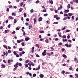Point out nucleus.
Here are the masks:
<instances>
[{
	"mask_svg": "<svg viewBox=\"0 0 78 78\" xmlns=\"http://www.w3.org/2000/svg\"><path fill=\"white\" fill-rule=\"evenodd\" d=\"M9 32V30H5V33H8V32Z\"/></svg>",
	"mask_w": 78,
	"mask_h": 78,
	"instance_id": "nucleus-18",
	"label": "nucleus"
},
{
	"mask_svg": "<svg viewBox=\"0 0 78 78\" xmlns=\"http://www.w3.org/2000/svg\"><path fill=\"white\" fill-rule=\"evenodd\" d=\"M6 11L7 12H9V8H7Z\"/></svg>",
	"mask_w": 78,
	"mask_h": 78,
	"instance_id": "nucleus-32",
	"label": "nucleus"
},
{
	"mask_svg": "<svg viewBox=\"0 0 78 78\" xmlns=\"http://www.w3.org/2000/svg\"><path fill=\"white\" fill-rule=\"evenodd\" d=\"M20 29V28H19V27H16V30H19Z\"/></svg>",
	"mask_w": 78,
	"mask_h": 78,
	"instance_id": "nucleus-44",
	"label": "nucleus"
},
{
	"mask_svg": "<svg viewBox=\"0 0 78 78\" xmlns=\"http://www.w3.org/2000/svg\"><path fill=\"white\" fill-rule=\"evenodd\" d=\"M12 16H16V13H14V12H12Z\"/></svg>",
	"mask_w": 78,
	"mask_h": 78,
	"instance_id": "nucleus-10",
	"label": "nucleus"
},
{
	"mask_svg": "<svg viewBox=\"0 0 78 78\" xmlns=\"http://www.w3.org/2000/svg\"><path fill=\"white\" fill-rule=\"evenodd\" d=\"M70 8V4H69L67 6V8L68 9H69Z\"/></svg>",
	"mask_w": 78,
	"mask_h": 78,
	"instance_id": "nucleus-7",
	"label": "nucleus"
},
{
	"mask_svg": "<svg viewBox=\"0 0 78 78\" xmlns=\"http://www.w3.org/2000/svg\"><path fill=\"white\" fill-rule=\"evenodd\" d=\"M22 46H24V42H23L22 43Z\"/></svg>",
	"mask_w": 78,
	"mask_h": 78,
	"instance_id": "nucleus-45",
	"label": "nucleus"
},
{
	"mask_svg": "<svg viewBox=\"0 0 78 78\" xmlns=\"http://www.w3.org/2000/svg\"><path fill=\"white\" fill-rule=\"evenodd\" d=\"M65 45L67 47H69V44H65Z\"/></svg>",
	"mask_w": 78,
	"mask_h": 78,
	"instance_id": "nucleus-59",
	"label": "nucleus"
},
{
	"mask_svg": "<svg viewBox=\"0 0 78 78\" xmlns=\"http://www.w3.org/2000/svg\"><path fill=\"white\" fill-rule=\"evenodd\" d=\"M23 2H21L20 4V5L21 6H22V5H23Z\"/></svg>",
	"mask_w": 78,
	"mask_h": 78,
	"instance_id": "nucleus-38",
	"label": "nucleus"
},
{
	"mask_svg": "<svg viewBox=\"0 0 78 78\" xmlns=\"http://www.w3.org/2000/svg\"><path fill=\"white\" fill-rule=\"evenodd\" d=\"M26 21H27V22H28V21H29V18H27V19H26Z\"/></svg>",
	"mask_w": 78,
	"mask_h": 78,
	"instance_id": "nucleus-57",
	"label": "nucleus"
},
{
	"mask_svg": "<svg viewBox=\"0 0 78 78\" xmlns=\"http://www.w3.org/2000/svg\"><path fill=\"white\" fill-rule=\"evenodd\" d=\"M19 50L20 51H22L23 50V49L22 48H20L19 49Z\"/></svg>",
	"mask_w": 78,
	"mask_h": 78,
	"instance_id": "nucleus-28",
	"label": "nucleus"
},
{
	"mask_svg": "<svg viewBox=\"0 0 78 78\" xmlns=\"http://www.w3.org/2000/svg\"><path fill=\"white\" fill-rule=\"evenodd\" d=\"M65 12L66 13L69 12V10L67 9L65 10Z\"/></svg>",
	"mask_w": 78,
	"mask_h": 78,
	"instance_id": "nucleus-8",
	"label": "nucleus"
},
{
	"mask_svg": "<svg viewBox=\"0 0 78 78\" xmlns=\"http://www.w3.org/2000/svg\"><path fill=\"white\" fill-rule=\"evenodd\" d=\"M67 39H69L70 38V35H68L67 36Z\"/></svg>",
	"mask_w": 78,
	"mask_h": 78,
	"instance_id": "nucleus-60",
	"label": "nucleus"
},
{
	"mask_svg": "<svg viewBox=\"0 0 78 78\" xmlns=\"http://www.w3.org/2000/svg\"><path fill=\"white\" fill-rule=\"evenodd\" d=\"M44 76L43 75V74L40 75V78H44Z\"/></svg>",
	"mask_w": 78,
	"mask_h": 78,
	"instance_id": "nucleus-6",
	"label": "nucleus"
},
{
	"mask_svg": "<svg viewBox=\"0 0 78 78\" xmlns=\"http://www.w3.org/2000/svg\"><path fill=\"white\" fill-rule=\"evenodd\" d=\"M25 25H26L27 26H28V25H29V24L28 23H25Z\"/></svg>",
	"mask_w": 78,
	"mask_h": 78,
	"instance_id": "nucleus-43",
	"label": "nucleus"
},
{
	"mask_svg": "<svg viewBox=\"0 0 78 78\" xmlns=\"http://www.w3.org/2000/svg\"><path fill=\"white\" fill-rule=\"evenodd\" d=\"M58 45H62V42H60L58 44Z\"/></svg>",
	"mask_w": 78,
	"mask_h": 78,
	"instance_id": "nucleus-16",
	"label": "nucleus"
},
{
	"mask_svg": "<svg viewBox=\"0 0 78 78\" xmlns=\"http://www.w3.org/2000/svg\"><path fill=\"white\" fill-rule=\"evenodd\" d=\"M66 29V26L64 27V28H62V30H64Z\"/></svg>",
	"mask_w": 78,
	"mask_h": 78,
	"instance_id": "nucleus-53",
	"label": "nucleus"
},
{
	"mask_svg": "<svg viewBox=\"0 0 78 78\" xmlns=\"http://www.w3.org/2000/svg\"><path fill=\"white\" fill-rule=\"evenodd\" d=\"M9 8H12V5H9Z\"/></svg>",
	"mask_w": 78,
	"mask_h": 78,
	"instance_id": "nucleus-62",
	"label": "nucleus"
},
{
	"mask_svg": "<svg viewBox=\"0 0 78 78\" xmlns=\"http://www.w3.org/2000/svg\"><path fill=\"white\" fill-rule=\"evenodd\" d=\"M35 76H36V74L34 73L33 74V77H35Z\"/></svg>",
	"mask_w": 78,
	"mask_h": 78,
	"instance_id": "nucleus-34",
	"label": "nucleus"
},
{
	"mask_svg": "<svg viewBox=\"0 0 78 78\" xmlns=\"http://www.w3.org/2000/svg\"><path fill=\"white\" fill-rule=\"evenodd\" d=\"M63 42H67V39H65L64 40V39H63Z\"/></svg>",
	"mask_w": 78,
	"mask_h": 78,
	"instance_id": "nucleus-14",
	"label": "nucleus"
},
{
	"mask_svg": "<svg viewBox=\"0 0 78 78\" xmlns=\"http://www.w3.org/2000/svg\"><path fill=\"white\" fill-rule=\"evenodd\" d=\"M47 16H48V14L47 13H46L44 14V16H45V17H46Z\"/></svg>",
	"mask_w": 78,
	"mask_h": 78,
	"instance_id": "nucleus-42",
	"label": "nucleus"
},
{
	"mask_svg": "<svg viewBox=\"0 0 78 78\" xmlns=\"http://www.w3.org/2000/svg\"><path fill=\"white\" fill-rule=\"evenodd\" d=\"M3 47L5 48H6V50H8V49H7L8 48H7V46H6L5 45H3Z\"/></svg>",
	"mask_w": 78,
	"mask_h": 78,
	"instance_id": "nucleus-11",
	"label": "nucleus"
},
{
	"mask_svg": "<svg viewBox=\"0 0 78 78\" xmlns=\"http://www.w3.org/2000/svg\"><path fill=\"white\" fill-rule=\"evenodd\" d=\"M9 19H13V18H12V17L11 16H9Z\"/></svg>",
	"mask_w": 78,
	"mask_h": 78,
	"instance_id": "nucleus-22",
	"label": "nucleus"
},
{
	"mask_svg": "<svg viewBox=\"0 0 78 78\" xmlns=\"http://www.w3.org/2000/svg\"><path fill=\"white\" fill-rule=\"evenodd\" d=\"M62 73H65V71L64 70H63L62 72Z\"/></svg>",
	"mask_w": 78,
	"mask_h": 78,
	"instance_id": "nucleus-48",
	"label": "nucleus"
},
{
	"mask_svg": "<svg viewBox=\"0 0 78 78\" xmlns=\"http://www.w3.org/2000/svg\"><path fill=\"white\" fill-rule=\"evenodd\" d=\"M72 19H73V20H74L75 19L74 18V16H72Z\"/></svg>",
	"mask_w": 78,
	"mask_h": 78,
	"instance_id": "nucleus-51",
	"label": "nucleus"
},
{
	"mask_svg": "<svg viewBox=\"0 0 78 78\" xmlns=\"http://www.w3.org/2000/svg\"><path fill=\"white\" fill-rule=\"evenodd\" d=\"M47 55L48 56H51V54L50 53H48Z\"/></svg>",
	"mask_w": 78,
	"mask_h": 78,
	"instance_id": "nucleus-31",
	"label": "nucleus"
},
{
	"mask_svg": "<svg viewBox=\"0 0 78 78\" xmlns=\"http://www.w3.org/2000/svg\"><path fill=\"white\" fill-rule=\"evenodd\" d=\"M16 22H17V20L16 19H14V23H16Z\"/></svg>",
	"mask_w": 78,
	"mask_h": 78,
	"instance_id": "nucleus-21",
	"label": "nucleus"
},
{
	"mask_svg": "<svg viewBox=\"0 0 78 78\" xmlns=\"http://www.w3.org/2000/svg\"><path fill=\"white\" fill-rule=\"evenodd\" d=\"M13 54L15 55H17V52H16V51H14L13 52Z\"/></svg>",
	"mask_w": 78,
	"mask_h": 78,
	"instance_id": "nucleus-24",
	"label": "nucleus"
},
{
	"mask_svg": "<svg viewBox=\"0 0 78 78\" xmlns=\"http://www.w3.org/2000/svg\"><path fill=\"white\" fill-rule=\"evenodd\" d=\"M22 10H23V9H22V8H20L19 9L20 12H22Z\"/></svg>",
	"mask_w": 78,
	"mask_h": 78,
	"instance_id": "nucleus-23",
	"label": "nucleus"
},
{
	"mask_svg": "<svg viewBox=\"0 0 78 78\" xmlns=\"http://www.w3.org/2000/svg\"><path fill=\"white\" fill-rule=\"evenodd\" d=\"M29 28L31 29L32 28V26H29Z\"/></svg>",
	"mask_w": 78,
	"mask_h": 78,
	"instance_id": "nucleus-41",
	"label": "nucleus"
},
{
	"mask_svg": "<svg viewBox=\"0 0 78 78\" xmlns=\"http://www.w3.org/2000/svg\"><path fill=\"white\" fill-rule=\"evenodd\" d=\"M18 65H19V62H17L16 64L14 65V67L15 68H17L18 67Z\"/></svg>",
	"mask_w": 78,
	"mask_h": 78,
	"instance_id": "nucleus-2",
	"label": "nucleus"
},
{
	"mask_svg": "<svg viewBox=\"0 0 78 78\" xmlns=\"http://www.w3.org/2000/svg\"><path fill=\"white\" fill-rule=\"evenodd\" d=\"M42 17H40L38 19V21L41 22V21H42Z\"/></svg>",
	"mask_w": 78,
	"mask_h": 78,
	"instance_id": "nucleus-3",
	"label": "nucleus"
},
{
	"mask_svg": "<svg viewBox=\"0 0 78 78\" xmlns=\"http://www.w3.org/2000/svg\"><path fill=\"white\" fill-rule=\"evenodd\" d=\"M28 62H29V60L28 59L26 61L25 63L26 64H27V63H28Z\"/></svg>",
	"mask_w": 78,
	"mask_h": 78,
	"instance_id": "nucleus-17",
	"label": "nucleus"
},
{
	"mask_svg": "<svg viewBox=\"0 0 78 78\" xmlns=\"http://www.w3.org/2000/svg\"><path fill=\"white\" fill-rule=\"evenodd\" d=\"M67 17L64 18H63V20H67Z\"/></svg>",
	"mask_w": 78,
	"mask_h": 78,
	"instance_id": "nucleus-47",
	"label": "nucleus"
},
{
	"mask_svg": "<svg viewBox=\"0 0 78 78\" xmlns=\"http://www.w3.org/2000/svg\"><path fill=\"white\" fill-rule=\"evenodd\" d=\"M45 42H46V43H48V39H46L45 40Z\"/></svg>",
	"mask_w": 78,
	"mask_h": 78,
	"instance_id": "nucleus-35",
	"label": "nucleus"
},
{
	"mask_svg": "<svg viewBox=\"0 0 78 78\" xmlns=\"http://www.w3.org/2000/svg\"><path fill=\"white\" fill-rule=\"evenodd\" d=\"M63 57H64V58H65L66 59L67 58V56H66V55L65 54H63L62 55Z\"/></svg>",
	"mask_w": 78,
	"mask_h": 78,
	"instance_id": "nucleus-9",
	"label": "nucleus"
},
{
	"mask_svg": "<svg viewBox=\"0 0 78 78\" xmlns=\"http://www.w3.org/2000/svg\"><path fill=\"white\" fill-rule=\"evenodd\" d=\"M60 14H63V12L62 11H61L60 12Z\"/></svg>",
	"mask_w": 78,
	"mask_h": 78,
	"instance_id": "nucleus-52",
	"label": "nucleus"
},
{
	"mask_svg": "<svg viewBox=\"0 0 78 78\" xmlns=\"http://www.w3.org/2000/svg\"><path fill=\"white\" fill-rule=\"evenodd\" d=\"M62 8V5H60V7H59L58 8V10H61V9Z\"/></svg>",
	"mask_w": 78,
	"mask_h": 78,
	"instance_id": "nucleus-4",
	"label": "nucleus"
},
{
	"mask_svg": "<svg viewBox=\"0 0 78 78\" xmlns=\"http://www.w3.org/2000/svg\"><path fill=\"white\" fill-rule=\"evenodd\" d=\"M47 51V50H45L42 53V55L43 56H45L46 55V52Z\"/></svg>",
	"mask_w": 78,
	"mask_h": 78,
	"instance_id": "nucleus-1",
	"label": "nucleus"
},
{
	"mask_svg": "<svg viewBox=\"0 0 78 78\" xmlns=\"http://www.w3.org/2000/svg\"><path fill=\"white\" fill-rule=\"evenodd\" d=\"M4 55H2L1 56H5V54H6V52H4L3 53Z\"/></svg>",
	"mask_w": 78,
	"mask_h": 78,
	"instance_id": "nucleus-19",
	"label": "nucleus"
},
{
	"mask_svg": "<svg viewBox=\"0 0 78 78\" xmlns=\"http://www.w3.org/2000/svg\"><path fill=\"white\" fill-rule=\"evenodd\" d=\"M6 55V56H8V52H6L5 54Z\"/></svg>",
	"mask_w": 78,
	"mask_h": 78,
	"instance_id": "nucleus-36",
	"label": "nucleus"
},
{
	"mask_svg": "<svg viewBox=\"0 0 78 78\" xmlns=\"http://www.w3.org/2000/svg\"><path fill=\"white\" fill-rule=\"evenodd\" d=\"M13 70L14 71H15V70H17V68H15L13 69Z\"/></svg>",
	"mask_w": 78,
	"mask_h": 78,
	"instance_id": "nucleus-63",
	"label": "nucleus"
},
{
	"mask_svg": "<svg viewBox=\"0 0 78 78\" xmlns=\"http://www.w3.org/2000/svg\"><path fill=\"white\" fill-rule=\"evenodd\" d=\"M18 65L19 66H22V63H18Z\"/></svg>",
	"mask_w": 78,
	"mask_h": 78,
	"instance_id": "nucleus-33",
	"label": "nucleus"
},
{
	"mask_svg": "<svg viewBox=\"0 0 78 78\" xmlns=\"http://www.w3.org/2000/svg\"><path fill=\"white\" fill-rule=\"evenodd\" d=\"M8 63L9 64H10V63H11V60H8Z\"/></svg>",
	"mask_w": 78,
	"mask_h": 78,
	"instance_id": "nucleus-37",
	"label": "nucleus"
},
{
	"mask_svg": "<svg viewBox=\"0 0 78 78\" xmlns=\"http://www.w3.org/2000/svg\"><path fill=\"white\" fill-rule=\"evenodd\" d=\"M46 11H47V10L46 9H44V10H43L42 11V12H46Z\"/></svg>",
	"mask_w": 78,
	"mask_h": 78,
	"instance_id": "nucleus-50",
	"label": "nucleus"
},
{
	"mask_svg": "<svg viewBox=\"0 0 78 78\" xmlns=\"http://www.w3.org/2000/svg\"><path fill=\"white\" fill-rule=\"evenodd\" d=\"M40 33H44V31L43 30L41 31H40Z\"/></svg>",
	"mask_w": 78,
	"mask_h": 78,
	"instance_id": "nucleus-27",
	"label": "nucleus"
},
{
	"mask_svg": "<svg viewBox=\"0 0 78 78\" xmlns=\"http://www.w3.org/2000/svg\"><path fill=\"white\" fill-rule=\"evenodd\" d=\"M8 53H11V50H9L8 51Z\"/></svg>",
	"mask_w": 78,
	"mask_h": 78,
	"instance_id": "nucleus-58",
	"label": "nucleus"
},
{
	"mask_svg": "<svg viewBox=\"0 0 78 78\" xmlns=\"http://www.w3.org/2000/svg\"><path fill=\"white\" fill-rule=\"evenodd\" d=\"M26 41H28L29 40V38L27 37L25 38V39Z\"/></svg>",
	"mask_w": 78,
	"mask_h": 78,
	"instance_id": "nucleus-15",
	"label": "nucleus"
},
{
	"mask_svg": "<svg viewBox=\"0 0 78 78\" xmlns=\"http://www.w3.org/2000/svg\"><path fill=\"white\" fill-rule=\"evenodd\" d=\"M50 3L51 4H53V2L52 1V0H51L50 1Z\"/></svg>",
	"mask_w": 78,
	"mask_h": 78,
	"instance_id": "nucleus-40",
	"label": "nucleus"
},
{
	"mask_svg": "<svg viewBox=\"0 0 78 78\" xmlns=\"http://www.w3.org/2000/svg\"><path fill=\"white\" fill-rule=\"evenodd\" d=\"M34 23H36V18L34 19Z\"/></svg>",
	"mask_w": 78,
	"mask_h": 78,
	"instance_id": "nucleus-26",
	"label": "nucleus"
},
{
	"mask_svg": "<svg viewBox=\"0 0 78 78\" xmlns=\"http://www.w3.org/2000/svg\"><path fill=\"white\" fill-rule=\"evenodd\" d=\"M24 17H27V14L26 13H24Z\"/></svg>",
	"mask_w": 78,
	"mask_h": 78,
	"instance_id": "nucleus-29",
	"label": "nucleus"
},
{
	"mask_svg": "<svg viewBox=\"0 0 78 78\" xmlns=\"http://www.w3.org/2000/svg\"><path fill=\"white\" fill-rule=\"evenodd\" d=\"M64 16L65 17L68 16V14H64Z\"/></svg>",
	"mask_w": 78,
	"mask_h": 78,
	"instance_id": "nucleus-39",
	"label": "nucleus"
},
{
	"mask_svg": "<svg viewBox=\"0 0 78 78\" xmlns=\"http://www.w3.org/2000/svg\"><path fill=\"white\" fill-rule=\"evenodd\" d=\"M8 49H9V50H11V47H10V46H8Z\"/></svg>",
	"mask_w": 78,
	"mask_h": 78,
	"instance_id": "nucleus-49",
	"label": "nucleus"
},
{
	"mask_svg": "<svg viewBox=\"0 0 78 78\" xmlns=\"http://www.w3.org/2000/svg\"><path fill=\"white\" fill-rule=\"evenodd\" d=\"M58 22H55L54 23H53V24H58Z\"/></svg>",
	"mask_w": 78,
	"mask_h": 78,
	"instance_id": "nucleus-30",
	"label": "nucleus"
},
{
	"mask_svg": "<svg viewBox=\"0 0 78 78\" xmlns=\"http://www.w3.org/2000/svg\"><path fill=\"white\" fill-rule=\"evenodd\" d=\"M68 14L69 16H72L73 15H72V13H68Z\"/></svg>",
	"mask_w": 78,
	"mask_h": 78,
	"instance_id": "nucleus-12",
	"label": "nucleus"
},
{
	"mask_svg": "<svg viewBox=\"0 0 78 78\" xmlns=\"http://www.w3.org/2000/svg\"><path fill=\"white\" fill-rule=\"evenodd\" d=\"M72 69H73V68H72V67H70L69 68V70H72Z\"/></svg>",
	"mask_w": 78,
	"mask_h": 78,
	"instance_id": "nucleus-46",
	"label": "nucleus"
},
{
	"mask_svg": "<svg viewBox=\"0 0 78 78\" xmlns=\"http://www.w3.org/2000/svg\"><path fill=\"white\" fill-rule=\"evenodd\" d=\"M39 3V0H37V1L36 2V3L37 4Z\"/></svg>",
	"mask_w": 78,
	"mask_h": 78,
	"instance_id": "nucleus-55",
	"label": "nucleus"
},
{
	"mask_svg": "<svg viewBox=\"0 0 78 78\" xmlns=\"http://www.w3.org/2000/svg\"><path fill=\"white\" fill-rule=\"evenodd\" d=\"M2 66L3 68H5V67H6V66H5V65H4V64H2Z\"/></svg>",
	"mask_w": 78,
	"mask_h": 78,
	"instance_id": "nucleus-13",
	"label": "nucleus"
},
{
	"mask_svg": "<svg viewBox=\"0 0 78 78\" xmlns=\"http://www.w3.org/2000/svg\"><path fill=\"white\" fill-rule=\"evenodd\" d=\"M56 20H59V19H60V18L59 17H58L57 18H56Z\"/></svg>",
	"mask_w": 78,
	"mask_h": 78,
	"instance_id": "nucleus-54",
	"label": "nucleus"
},
{
	"mask_svg": "<svg viewBox=\"0 0 78 78\" xmlns=\"http://www.w3.org/2000/svg\"><path fill=\"white\" fill-rule=\"evenodd\" d=\"M17 42L18 43H20V42H21L20 41V40H17Z\"/></svg>",
	"mask_w": 78,
	"mask_h": 78,
	"instance_id": "nucleus-56",
	"label": "nucleus"
},
{
	"mask_svg": "<svg viewBox=\"0 0 78 78\" xmlns=\"http://www.w3.org/2000/svg\"><path fill=\"white\" fill-rule=\"evenodd\" d=\"M75 3H78V0H76V2Z\"/></svg>",
	"mask_w": 78,
	"mask_h": 78,
	"instance_id": "nucleus-64",
	"label": "nucleus"
},
{
	"mask_svg": "<svg viewBox=\"0 0 78 78\" xmlns=\"http://www.w3.org/2000/svg\"><path fill=\"white\" fill-rule=\"evenodd\" d=\"M50 48H51V50H52V51H53V50H55V49H54L53 48L51 47Z\"/></svg>",
	"mask_w": 78,
	"mask_h": 78,
	"instance_id": "nucleus-25",
	"label": "nucleus"
},
{
	"mask_svg": "<svg viewBox=\"0 0 78 78\" xmlns=\"http://www.w3.org/2000/svg\"><path fill=\"white\" fill-rule=\"evenodd\" d=\"M58 36H59L60 37H62V35H61V32H59L58 33Z\"/></svg>",
	"mask_w": 78,
	"mask_h": 78,
	"instance_id": "nucleus-5",
	"label": "nucleus"
},
{
	"mask_svg": "<svg viewBox=\"0 0 78 78\" xmlns=\"http://www.w3.org/2000/svg\"><path fill=\"white\" fill-rule=\"evenodd\" d=\"M54 18H56V17H58V15H55L54 16Z\"/></svg>",
	"mask_w": 78,
	"mask_h": 78,
	"instance_id": "nucleus-20",
	"label": "nucleus"
},
{
	"mask_svg": "<svg viewBox=\"0 0 78 78\" xmlns=\"http://www.w3.org/2000/svg\"><path fill=\"white\" fill-rule=\"evenodd\" d=\"M12 34H14L16 33V32L15 31H13L12 32Z\"/></svg>",
	"mask_w": 78,
	"mask_h": 78,
	"instance_id": "nucleus-61",
	"label": "nucleus"
}]
</instances>
